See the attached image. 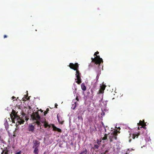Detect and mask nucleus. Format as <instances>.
<instances>
[{
  "label": "nucleus",
  "mask_w": 154,
  "mask_h": 154,
  "mask_svg": "<svg viewBox=\"0 0 154 154\" xmlns=\"http://www.w3.org/2000/svg\"><path fill=\"white\" fill-rule=\"evenodd\" d=\"M79 65L77 63H75V64L70 63L69 66L71 69L76 71L75 75L77 79H75V82L78 84H80L82 82V81L81 78V73L78 70Z\"/></svg>",
  "instance_id": "1"
},
{
  "label": "nucleus",
  "mask_w": 154,
  "mask_h": 154,
  "mask_svg": "<svg viewBox=\"0 0 154 154\" xmlns=\"http://www.w3.org/2000/svg\"><path fill=\"white\" fill-rule=\"evenodd\" d=\"M10 116L13 123H15V121H17L16 125L17 124V123H18V125L23 124L25 122L24 119L21 118L18 116L16 112L13 109L12 110V112Z\"/></svg>",
  "instance_id": "2"
},
{
  "label": "nucleus",
  "mask_w": 154,
  "mask_h": 154,
  "mask_svg": "<svg viewBox=\"0 0 154 154\" xmlns=\"http://www.w3.org/2000/svg\"><path fill=\"white\" fill-rule=\"evenodd\" d=\"M31 117L33 120H36V121L34 122L36 123L38 126H40L42 125L40 122L38 120L40 119V116L39 115L38 112H33L31 115Z\"/></svg>",
  "instance_id": "3"
},
{
  "label": "nucleus",
  "mask_w": 154,
  "mask_h": 154,
  "mask_svg": "<svg viewBox=\"0 0 154 154\" xmlns=\"http://www.w3.org/2000/svg\"><path fill=\"white\" fill-rule=\"evenodd\" d=\"M92 62H94L97 65H100L101 63H103V60L102 58H100L99 55H96L94 58H91Z\"/></svg>",
  "instance_id": "4"
},
{
  "label": "nucleus",
  "mask_w": 154,
  "mask_h": 154,
  "mask_svg": "<svg viewBox=\"0 0 154 154\" xmlns=\"http://www.w3.org/2000/svg\"><path fill=\"white\" fill-rule=\"evenodd\" d=\"M118 132L117 130L115 131L114 132L109 135V139L110 142H112L114 139L116 140L117 139V133Z\"/></svg>",
  "instance_id": "5"
},
{
  "label": "nucleus",
  "mask_w": 154,
  "mask_h": 154,
  "mask_svg": "<svg viewBox=\"0 0 154 154\" xmlns=\"http://www.w3.org/2000/svg\"><path fill=\"white\" fill-rule=\"evenodd\" d=\"M106 87V85L103 84L100 85V89L99 91L98 94H101L103 93Z\"/></svg>",
  "instance_id": "6"
},
{
  "label": "nucleus",
  "mask_w": 154,
  "mask_h": 154,
  "mask_svg": "<svg viewBox=\"0 0 154 154\" xmlns=\"http://www.w3.org/2000/svg\"><path fill=\"white\" fill-rule=\"evenodd\" d=\"M52 127L53 128V131H57L60 133H61L62 132V130L60 128H57L56 126H54V125L53 124L52 125Z\"/></svg>",
  "instance_id": "7"
},
{
  "label": "nucleus",
  "mask_w": 154,
  "mask_h": 154,
  "mask_svg": "<svg viewBox=\"0 0 154 154\" xmlns=\"http://www.w3.org/2000/svg\"><path fill=\"white\" fill-rule=\"evenodd\" d=\"M40 143V142L36 140L35 141L34 143L33 146V148H38L39 146Z\"/></svg>",
  "instance_id": "8"
},
{
  "label": "nucleus",
  "mask_w": 154,
  "mask_h": 154,
  "mask_svg": "<svg viewBox=\"0 0 154 154\" xmlns=\"http://www.w3.org/2000/svg\"><path fill=\"white\" fill-rule=\"evenodd\" d=\"M34 129L35 127L34 125H29L28 128V130L29 131L33 132L34 131Z\"/></svg>",
  "instance_id": "9"
},
{
  "label": "nucleus",
  "mask_w": 154,
  "mask_h": 154,
  "mask_svg": "<svg viewBox=\"0 0 154 154\" xmlns=\"http://www.w3.org/2000/svg\"><path fill=\"white\" fill-rule=\"evenodd\" d=\"M57 118L58 122L59 123L63 124V121H62V119L60 116H58V114L57 115Z\"/></svg>",
  "instance_id": "10"
},
{
  "label": "nucleus",
  "mask_w": 154,
  "mask_h": 154,
  "mask_svg": "<svg viewBox=\"0 0 154 154\" xmlns=\"http://www.w3.org/2000/svg\"><path fill=\"white\" fill-rule=\"evenodd\" d=\"M139 135V133L137 132H135L133 134L132 138L134 139L136 137L137 138Z\"/></svg>",
  "instance_id": "11"
},
{
  "label": "nucleus",
  "mask_w": 154,
  "mask_h": 154,
  "mask_svg": "<svg viewBox=\"0 0 154 154\" xmlns=\"http://www.w3.org/2000/svg\"><path fill=\"white\" fill-rule=\"evenodd\" d=\"M81 87L83 91H85L86 90V87L85 85V84L84 83H83L81 84Z\"/></svg>",
  "instance_id": "12"
},
{
  "label": "nucleus",
  "mask_w": 154,
  "mask_h": 154,
  "mask_svg": "<svg viewBox=\"0 0 154 154\" xmlns=\"http://www.w3.org/2000/svg\"><path fill=\"white\" fill-rule=\"evenodd\" d=\"M87 152V149H83L82 151L80 153V154H86Z\"/></svg>",
  "instance_id": "13"
},
{
  "label": "nucleus",
  "mask_w": 154,
  "mask_h": 154,
  "mask_svg": "<svg viewBox=\"0 0 154 154\" xmlns=\"http://www.w3.org/2000/svg\"><path fill=\"white\" fill-rule=\"evenodd\" d=\"M74 103L72 104V105L71 108L73 109H75L76 106V102H74Z\"/></svg>",
  "instance_id": "14"
},
{
  "label": "nucleus",
  "mask_w": 154,
  "mask_h": 154,
  "mask_svg": "<svg viewBox=\"0 0 154 154\" xmlns=\"http://www.w3.org/2000/svg\"><path fill=\"white\" fill-rule=\"evenodd\" d=\"M38 152H39V151H38V148H35L34 150V151H33V153L35 154H38Z\"/></svg>",
  "instance_id": "15"
},
{
  "label": "nucleus",
  "mask_w": 154,
  "mask_h": 154,
  "mask_svg": "<svg viewBox=\"0 0 154 154\" xmlns=\"http://www.w3.org/2000/svg\"><path fill=\"white\" fill-rule=\"evenodd\" d=\"M7 148H6L7 149ZM8 150H7V149H5L3 150L2 152V154H8Z\"/></svg>",
  "instance_id": "16"
},
{
  "label": "nucleus",
  "mask_w": 154,
  "mask_h": 154,
  "mask_svg": "<svg viewBox=\"0 0 154 154\" xmlns=\"http://www.w3.org/2000/svg\"><path fill=\"white\" fill-rule=\"evenodd\" d=\"M138 124L139 125L142 126L143 125H145V124L144 123V121H142L141 120H140L139 123H138Z\"/></svg>",
  "instance_id": "17"
},
{
  "label": "nucleus",
  "mask_w": 154,
  "mask_h": 154,
  "mask_svg": "<svg viewBox=\"0 0 154 154\" xmlns=\"http://www.w3.org/2000/svg\"><path fill=\"white\" fill-rule=\"evenodd\" d=\"M4 125L5 126L6 129H7V128H8V126H9V125H8V122H7V120H6V121L4 123Z\"/></svg>",
  "instance_id": "18"
},
{
  "label": "nucleus",
  "mask_w": 154,
  "mask_h": 154,
  "mask_svg": "<svg viewBox=\"0 0 154 154\" xmlns=\"http://www.w3.org/2000/svg\"><path fill=\"white\" fill-rule=\"evenodd\" d=\"M107 135L106 134H105L104 137L101 138L102 139V140H107Z\"/></svg>",
  "instance_id": "19"
},
{
  "label": "nucleus",
  "mask_w": 154,
  "mask_h": 154,
  "mask_svg": "<svg viewBox=\"0 0 154 154\" xmlns=\"http://www.w3.org/2000/svg\"><path fill=\"white\" fill-rule=\"evenodd\" d=\"M99 147V145L97 144H94L93 147V149H98Z\"/></svg>",
  "instance_id": "20"
},
{
  "label": "nucleus",
  "mask_w": 154,
  "mask_h": 154,
  "mask_svg": "<svg viewBox=\"0 0 154 154\" xmlns=\"http://www.w3.org/2000/svg\"><path fill=\"white\" fill-rule=\"evenodd\" d=\"M101 142V140H100L99 139H97V143L98 145H100Z\"/></svg>",
  "instance_id": "21"
},
{
  "label": "nucleus",
  "mask_w": 154,
  "mask_h": 154,
  "mask_svg": "<svg viewBox=\"0 0 154 154\" xmlns=\"http://www.w3.org/2000/svg\"><path fill=\"white\" fill-rule=\"evenodd\" d=\"M49 110V108H47L46 109V111H45L44 113V115L45 116L46 114L48 112V111Z\"/></svg>",
  "instance_id": "22"
},
{
  "label": "nucleus",
  "mask_w": 154,
  "mask_h": 154,
  "mask_svg": "<svg viewBox=\"0 0 154 154\" xmlns=\"http://www.w3.org/2000/svg\"><path fill=\"white\" fill-rule=\"evenodd\" d=\"M146 125H143L141 126L140 127L141 128H143L145 129H146Z\"/></svg>",
  "instance_id": "23"
},
{
  "label": "nucleus",
  "mask_w": 154,
  "mask_h": 154,
  "mask_svg": "<svg viewBox=\"0 0 154 154\" xmlns=\"http://www.w3.org/2000/svg\"><path fill=\"white\" fill-rule=\"evenodd\" d=\"M28 95H25V98L28 100L29 99V97H28V98H27V97H28Z\"/></svg>",
  "instance_id": "24"
},
{
  "label": "nucleus",
  "mask_w": 154,
  "mask_h": 154,
  "mask_svg": "<svg viewBox=\"0 0 154 154\" xmlns=\"http://www.w3.org/2000/svg\"><path fill=\"white\" fill-rule=\"evenodd\" d=\"M99 52L97 51V52H96L95 53L94 55L96 56V55H97V54H99Z\"/></svg>",
  "instance_id": "25"
},
{
  "label": "nucleus",
  "mask_w": 154,
  "mask_h": 154,
  "mask_svg": "<svg viewBox=\"0 0 154 154\" xmlns=\"http://www.w3.org/2000/svg\"><path fill=\"white\" fill-rule=\"evenodd\" d=\"M48 126V125L47 124H45V128L47 127Z\"/></svg>",
  "instance_id": "26"
},
{
  "label": "nucleus",
  "mask_w": 154,
  "mask_h": 154,
  "mask_svg": "<svg viewBox=\"0 0 154 154\" xmlns=\"http://www.w3.org/2000/svg\"><path fill=\"white\" fill-rule=\"evenodd\" d=\"M76 100L77 101H79V99L78 98V97L77 96H76Z\"/></svg>",
  "instance_id": "27"
},
{
  "label": "nucleus",
  "mask_w": 154,
  "mask_h": 154,
  "mask_svg": "<svg viewBox=\"0 0 154 154\" xmlns=\"http://www.w3.org/2000/svg\"><path fill=\"white\" fill-rule=\"evenodd\" d=\"M101 124H102V125L104 127V128H105V126L104 125L103 122H101Z\"/></svg>",
  "instance_id": "28"
},
{
  "label": "nucleus",
  "mask_w": 154,
  "mask_h": 154,
  "mask_svg": "<svg viewBox=\"0 0 154 154\" xmlns=\"http://www.w3.org/2000/svg\"><path fill=\"white\" fill-rule=\"evenodd\" d=\"M99 75H97V77H96V78H97V80L99 78Z\"/></svg>",
  "instance_id": "29"
},
{
  "label": "nucleus",
  "mask_w": 154,
  "mask_h": 154,
  "mask_svg": "<svg viewBox=\"0 0 154 154\" xmlns=\"http://www.w3.org/2000/svg\"><path fill=\"white\" fill-rule=\"evenodd\" d=\"M57 103H55V107L56 108H57Z\"/></svg>",
  "instance_id": "30"
},
{
  "label": "nucleus",
  "mask_w": 154,
  "mask_h": 154,
  "mask_svg": "<svg viewBox=\"0 0 154 154\" xmlns=\"http://www.w3.org/2000/svg\"><path fill=\"white\" fill-rule=\"evenodd\" d=\"M15 154H20V152H18L16 153Z\"/></svg>",
  "instance_id": "31"
},
{
  "label": "nucleus",
  "mask_w": 154,
  "mask_h": 154,
  "mask_svg": "<svg viewBox=\"0 0 154 154\" xmlns=\"http://www.w3.org/2000/svg\"><path fill=\"white\" fill-rule=\"evenodd\" d=\"M7 36L6 35H5L4 36V38H5L7 37Z\"/></svg>",
  "instance_id": "32"
},
{
  "label": "nucleus",
  "mask_w": 154,
  "mask_h": 154,
  "mask_svg": "<svg viewBox=\"0 0 154 154\" xmlns=\"http://www.w3.org/2000/svg\"><path fill=\"white\" fill-rule=\"evenodd\" d=\"M15 98V97H14V96H13V97H12V99H14V98Z\"/></svg>",
  "instance_id": "33"
},
{
  "label": "nucleus",
  "mask_w": 154,
  "mask_h": 154,
  "mask_svg": "<svg viewBox=\"0 0 154 154\" xmlns=\"http://www.w3.org/2000/svg\"><path fill=\"white\" fill-rule=\"evenodd\" d=\"M40 110L41 111V112H43V111L41 109H40Z\"/></svg>",
  "instance_id": "34"
},
{
  "label": "nucleus",
  "mask_w": 154,
  "mask_h": 154,
  "mask_svg": "<svg viewBox=\"0 0 154 154\" xmlns=\"http://www.w3.org/2000/svg\"><path fill=\"white\" fill-rule=\"evenodd\" d=\"M138 129H140V128H139V127H138Z\"/></svg>",
  "instance_id": "35"
},
{
  "label": "nucleus",
  "mask_w": 154,
  "mask_h": 154,
  "mask_svg": "<svg viewBox=\"0 0 154 154\" xmlns=\"http://www.w3.org/2000/svg\"><path fill=\"white\" fill-rule=\"evenodd\" d=\"M91 92H93V91H92V90H91Z\"/></svg>",
  "instance_id": "36"
},
{
  "label": "nucleus",
  "mask_w": 154,
  "mask_h": 154,
  "mask_svg": "<svg viewBox=\"0 0 154 154\" xmlns=\"http://www.w3.org/2000/svg\"><path fill=\"white\" fill-rule=\"evenodd\" d=\"M74 101V100H73V101Z\"/></svg>",
  "instance_id": "37"
}]
</instances>
